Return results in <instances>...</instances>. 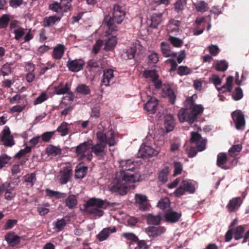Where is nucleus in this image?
<instances>
[{"instance_id":"nucleus-1","label":"nucleus","mask_w":249,"mask_h":249,"mask_svg":"<svg viewBox=\"0 0 249 249\" xmlns=\"http://www.w3.org/2000/svg\"><path fill=\"white\" fill-rule=\"evenodd\" d=\"M122 170L115 174L110 190L121 195H125L128 190L129 184L139 181L141 175L133 171L134 161L130 159L119 161Z\"/></svg>"},{"instance_id":"nucleus-2","label":"nucleus","mask_w":249,"mask_h":249,"mask_svg":"<svg viewBox=\"0 0 249 249\" xmlns=\"http://www.w3.org/2000/svg\"><path fill=\"white\" fill-rule=\"evenodd\" d=\"M184 108H181L178 113L180 122H188L192 124L196 122L198 115L201 114L204 108L201 105L195 103L193 96L188 98L184 102Z\"/></svg>"},{"instance_id":"nucleus-3","label":"nucleus","mask_w":249,"mask_h":249,"mask_svg":"<svg viewBox=\"0 0 249 249\" xmlns=\"http://www.w3.org/2000/svg\"><path fill=\"white\" fill-rule=\"evenodd\" d=\"M125 16V12L122 6L117 4L113 5L112 17L106 15L104 20V23L108 27L107 33L109 35L117 30L115 24H121L124 19Z\"/></svg>"},{"instance_id":"nucleus-4","label":"nucleus","mask_w":249,"mask_h":249,"mask_svg":"<svg viewBox=\"0 0 249 249\" xmlns=\"http://www.w3.org/2000/svg\"><path fill=\"white\" fill-rule=\"evenodd\" d=\"M110 204L107 200L92 197L89 199L84 205L85 212L96 217H101L104 214V211L100 209H106Z\"/></svg>"},{"instance_id":"nucleus-5","label":"nucleus","mask_w":249,"mask_h":249,"mask_svg":"<svg viewBox=\"0 0 249 249\" xmlns=\"http://www.w3.org/2000/svg\"><path fill=\"white\" fill-rule=\"evenodd\" d=\"M92 142V141H86L80 143L75 147V153L79 161L85 158H87L88 161L91 160L93 156L89 150Z\"/></svg>"},{"instance_id":"nucleus-6","label":"nucleus","mask_w":249,"mask_h":249,"mask_svg":"<svg viewBox=\"0 0 249 249\" xmlns=\"http://www.w3.org/2000/svg\"><path fill=\"white\" fill-rule=\"evenodd\" d=\"M231 118L236 129L242 130L244 129L246 124L244 115L241 110H236L231 112Z\"/></svg>"},{"instance_id":"nucleus-7","label":"nucleus","mask_w":249,"mask_h":249,"mask_svg":"<svg viewBox=\"0 0 249 249\" xmlns=\"http://www.w3.org/2000/svg\"><path fill=\"white\" fill-rule=\"evenodd\" d=\"M1 134V140L5 147H12L15 144L14 137L11 135V131L8 126H5L4 127Z\"/></svg>"},{"instance_id":"nucleus-8","label":"nucleus","mask_w":249,"mask_h":249,"mask_svg":"<svg viewBox=\"0 0 249 249\" xmlns=\"http://www.w3.org/2000/svg\"><path fill=\"white\" fill-rule=\"evenodd\" d=\"M244 196H237L230 199L226 205V209L229 213H232L237 211L243 203Z\"/></svg>"},{"instance_id":"nucleus-9","label":"nucleus","mask_w":249,"mask_h":249,"mask_svg":"<svg viewBox=\"0 0 249 249\" xmlns=\"http://www.w3.org/2000/svg\"><path fill=\"white\" fill-rule=\"evenodd\" d=\"M158 151L151 146L142 144L139 151V155L142 158H148L157 155Z\"/></svg>"},{"instance_id":"nucleus-10","label":"nucleus","mask_w":249,"mask_h":249,"mask_svg":"<svg viewBox=\"0 0 249 249\" xmlns=\"http://www.w3.org/2000/svg\"><path fill=\"white\" fill-rule=\"evenodd\" d=\"M85 65V62L82 59L71 60L69 59L66 66L69 70L72 72H77L83 69Z\"/></svg>"},{"instance_id":"nucleus-11","label":"nucleus","mask_w":249,"mask_h":249,"mask_svg":"<svg viewBox=\"0 0 249 249\" xmlns=\"http://www.w3.org/2000/svg\"><path fill=\"white\" fill-rule=\"evenodd\" d=\"M10 183L5 182L0 185V193L5 192L4 197L8 200H12L16 196L14 188L10 187Z\"/></svg>"},{"instance_id":"nucleus-12","label":"nucleus","mask_w":249,"mask_h":249,"mask_svg":"<svg viewBox=\"0 0 249 249\" xmlns=\"http://www.w3.org/2000/svg\"><path fill=\"white\" fill-rule=\"evenodd\" d=\"M181 216V213H178L173 210H169L165 213L164 218L166 222L176 223L179 220Z\"/></svg>"},{"instance_id":"nucleus-13","label":"nucleus","mask_w":249,"mask_h":249,"mask_svg":"<svg viewBox=\"0 0 249 249\" xmlns=\"http://www.w3.org/2000/svg\"><path fill=\"white\" fill-rule=\"evenodd\" d=\"M60 178L59 182L61 184H66L70 181L72 177V169L70 166L64 167L60 171Z\"/></svg>"},{"instance_id":"nucleus-14","label":"nucleus","mask_w":249,"mask_h":249,"mask_svg":"<svg viewBox=\"0 0 249 249\" xmlns=\"http://www.w3.org/2000/svg\"><path fill=\"white\" fill-rule=\"evenodd\" d=\"M136 203L139 205V209L142 211H145L148 209V200L146 195L136 194L135 195Z\"/></svg>"},{"instance_id":"nucleus-15","label":"nucleus","mask_w":249,"mask_h":249,"mask_svg":"<svg viewBox=\"0 0 249 249\" xmlns=\"http://www.w3.org/2000/svg\"><path fill=\"white\" fill-rule=\"evenodd\" d=\"M113 79V71L111 69H105L101 81L102 84L106 87L109 86L111 84L114 83Z\"/></svg>"},{"instance_id":"nucleus-16","label":"nucleus","mask_w":249,"mask_h":249,"mask_svg":"<svg viewBox=\"0 0 249 249\" xmlns=\"http://www.w3.org/2000/svg\"><path fill=\"white\" fill-rule=\"evenodd\" d=\"M5 239L11 247H15L21 242V237L14 231L8 232L5 235Z\"/></svg>"},{"instance_id":"nucleus-17","label":"nucleus","mask_w":249,"mask_h":249,"mask_svg":"<svg viewBox=\"0 0 249 249\" xmlns=\"http://www.w3.org/2000/svg\"><path fill=\"white\" fill-rule=\"evenodd\" d=\"M165 229L163 227L158 226H150L145 229V232L150 236L152 237H156L160 235L164 232Z\"/></svg>"},{"instance_id":"nucleus-18","label":"nucleus","mask_w":249,"mask_h":249,"mask_svg":"<svg viewBox=\"0 0 249 249\" xmlns=\"http://www.w3.org/2000/svg\"><path fill=\"white\" fill-rule=\"evenodd\" d=\"M107 145L102 143H97L91 146V153L93 152L96 156L103 157L106 155L105 148Z\"/></svg>"},{"instance_id":"nucleus-19","label":"nucleus","mask_w":249,"mask_h":249,"mask_svg":"<svg viewBox=\"0 0 249 249\" xmlns=\"http://www.w3.org/2000/svg\"><path fill=\"white\" fill-rule=\"evenodd\" d=\"M158 100L154 98L151 97L148 102L144 105V108L150 114H154L157 109Z\"/></svg>"},{"instance_id":"nucleus-20","label":"nucleus","mask_w":249,"mask_h":249,"mask_svg":"<svg viewBox=\"0 0 249 249\" xmlns=\"http://www.w3.org/2000/svg\"><path fill=\"white\" fill-rule=\"evenodd\" d=\"M164 127L167 132L172 131L175 125L174 117L172 114H168L164 117Z\"/></svg>"},{"instance_id":"nucleus-21","label":"nucleus","mask_w":249,"mask_h":249,"mask_svg":"<svg viewBox=\"0 0 249 249\" xmlns=\"http://www.w3.org/2000/svg\"><path fill=\"white\" fill-rule=\"evenodd\" d=\"M160 50L162 55L164 57H176L178 56L177 53L172 52L170 50V46L167 43L162 42L160 43Z\"/></svg>"},{"instance_id":"nucleus-22","label":"nucleus","mask_w":249,"mask_h":249,"mask_svg":"<svg viewBox=\"0 0 249 249\" xmlns=\"http://www.w3.org/2000/svg\"><path fill=\"white\" fill-rule=\"evenodd\" d=\"M65 50L66 48L64 45L58 44L53 49L52 53L53 57L56 60L61 59L64 54Z\"/></svg>"},{"instance_id":"nucleus-23","label":"nucleus","mask_w":249,"mask_h":249,"mask_svg":"<svg viewBox=\"0 0 249 249\" xmlns=\"http://www.w3.org/2000/svg\"><path fill=\"white\" fill-rule=\"evenodd\" d=\"M217 89L222 93L231 92L233 89V76H229L226 84L220 88H217Z\"/></svg>"},{"instance_id":"nucleus-24","label":"nucleus","mask_w":249,"mask_h":249,"mask_svg":"<svg viewBox=\"0 0 249 249\" xmlns=\"http://www.w3.org/2000/svg\"><path fill=\"white\" fill-rule=\"evenodd\" d=\"M69 221L70 218L68 216H65L61 219H57L55 222L53 223V225L57 231H62L64 230Z\"/></svg>"},{"instance_id":"nucleus-25","label":"nucleus","mask_w":249,"mask_h":249,"mask_svg":"<svg viewBox=\"0 0 249 249\" xmlns=\"http://www.w3.org/2000/svg\"><path fill=\"white\" fill-rule=\"evenodd\" d=\"M87 171V166L81 164L77 165L75 170V178L78 179L83 178L86 176Z\"/></svg>"},{"instance_id":"nucleus-26","label":"nucleus","mask_w":249,"mask_h":249,"mask_svg":"<svg viewBox=\"0 0 249 249\" xmlns=\"http://www.w3.org/2000/svg\"><path fill=\"white\" fill-rule=\"evenodd\" d=\"M228 161L227 156L226 153L221 152L217 155V165L224 170L228 169V167L224 166Z\"/></svg>"},{"instance_id":"nucleus-27","label":"nucleus","mask_w":249,"mask_h":249,"mask_svg":"<svg viewBox=\"0 0 249 249\" xmlns=\"http://www.w3.org/2000/svg\"><path fill=\"white\" fill-rule=\"evenodd\" d=\"M46 153L48 156H56L62 154V150L59 146L49 144L46 148Z\"/></svg>"},{"instance_id":"nucleus-28","label":"nucleus","mask_w":249,"mask_h":249,"mask_svg":"<svg viewBox=\"0 0 249 249\" xmlns=\"http://www.w3.org/2000/svg\"><path fill=\"white\" fill-rule=\"evenodd\" d=\"M54 92L57 95L66 94L70 89L69 84L66 83L63 87L62 83H60L58 86L54 87Z\"/></svg>"},{"instance_id":"nucleus-29","label":"nucleus","mask_w":249,"mask_h":249,"mask_svg":"<svg viewBox=\"0 0 249 249\" xmlns=\"http://www.w3.org/2000/svg\"><path fill=\"white\" fill-rule=\"evenodd\" d=\"M62 16L57 17L56 16H51L49 17H46L43 21V25L46 27H50L54 25L57 21H60Z\"/></svg>"},{"instance_id":"nucleus-30","label":"nucleus","mask_w":249,"mask_h":249,"mask_svg":"<svg viewBox=\"0 0 249 249\" xmlns=\"http://www.w3.org/2000/svg\"><path fill=\"white\" fill-rule=\"evenodd\" d=\"M65 206L69 209H73L77 204V200L74 195H70L64 201Z\"/></svg>"},{"instance_id":"nucleus-31","label":"nucleus","mask_w":249,"mask_h":249,"mask_svg":"<svg viewBox=\"0 0 249 249\" xmlns=\"http://www.w3.org/2000/svg\"><path fill=\"white\" fill-rule=\"evenodd\" d=\"M187 4V0H178L174 4L175 11L178 14H182Z\"/></svg>"},{"instance_id":"nucleus-32","label":"nucleus","mask_w":249,"mask_h":249,"mask_svg":"<svg viewBox=\"0 0 249 249\" xmlns=\"http://www.w3.org/2000/svg\"><path fill=\"white\" fill-rule=\"evenodd\" d=\"M163 90L165 96L168 98L169 102L172 105L174 104L176 99L174 90L170 87H167L166 89Z\"/></svg>"},{"instance_id":"nucleus-33","label":"nucleus","mask_w":249,"mask_h":249,"mask_svg":"<svg viewBox=\"0 0 249 249\" xmlns=\"http://www.w3.org/2000/svg\"><path fill=\"white\" fill-rule=\"evenodd\" d=\"M162 14L161 13H154L151 17V26L156 28L160 24L162 20Z\"/></svg>"},{"instance_id":"nucleus-34","label":"nucleus","mask_w":249,"mask_h":249,"mask_svg":"<svg viewBox=\"0 0 249 249\" xmlns=\"http://www.w3.org/2000/svg\"><path fill=\"white\" fill-rule=\"evenodd\" d=\"M23 180L26 183L27 186L31 187L36 181V175L34 173L27 174L23 177Z\"/></svg>"},{"instance_id":"nucleus-35","label":"nucleus","mask_w":249,"mask_h":249,"mask_svg":"<svg viewBox=\"0 0 249 249\" xmlns=\"http://www.w3.org/2000/svg\"><path fill=\"white\" fill-rule=\"evenodd\" d=\"M245 231V226L239 225L233 228V238L235 240H238L243 238Z\"/></svg>"},{"instance_id":"nucleus-36","label":"nucleus","mask_w":249,"mask_h":249,"mask_svg":"<svg viewBox=\"0 0 249 249\" xmlns=\"http://www.w3.org/2000/svg\"><path fill=\"white\" fill-rule=\"evenodd\" d=\"M48 8L50 10L53 12H55L57 14H60L62 17L64 15L60 2L53 1L52 3L49 5Z\"/></svg>"},{"instance_id":"nucleus-37","label":"nucleus","mask_w":249,"mask_h":249,"mask_svg":"<svg viewBox=\"0 0 249 249\" xmlns=\"http://www.w3.org/2000/svg\"><path fill=\"white\" fill-rule=\"evenodd\" d=\"M75 91L79 94L84 95H87L90 94V89L89 86L85 84L78 85Z\"/></svg>"},{"instance_id":"nucleus-38","label":"nucleus","mask_w":249,"mask_h":249,"mask_svg":"<svg viewBox=\"0 0 249 249\" xmlns=\"http://www.w3.org/2000/svg\"><path fill=\"white\" fill-rule=\"evenodd\" d=\"M169 173V169L167 167H164L159 173L158 179L159 181L162 183L167 182L168 180V175Z\"/></svg>"},{"instance_id":"nucleus-39","label":"nucleus","mask_w":249,"mask_h":249,"mask_svg":"<svg viewBox=\"0 0 249 249\" xmlns=\"http://www.w3.org/2000/svg\"><path fill=\"white\" fill-rule=\"evenodd\" d=\"M117 43V40L115 36L109 37L106 41L105 44V49L106 51H110L112 49Z\"/></svg>"},{"instance_id":"nucleus-40","label":"nucleus","mask_w":249,"mask_h":249,"mask_svg":"<svg viewBox=\"0 0 249 249\" xmlns=\"http://www.w3.org/2000/svg\"><path fill=\"white\" fill-rule=\"evenodd\" d=\"M46 195L51 197H55L56 198H61L66 197V193L55 191L49 189H46Z\"/></svg>"},{"instance_id":"nucleus-41","label":"nucleus","mask_w":249,"mask_h":249,"mask_svg":"<svg viewBox=\"0 0 249 249\" xmlns=\"http://www.w3.org/2000/svg\"><path fill=\"white\" fill-rule=\"evenodd\" d=\"M194 6L197 12H204L208 10V4L204 1H200L197 3H194Z\"/></svg>"},{"instance_id":"nucleus-42","label":"nucleus","mask_w":249,"mask_h":249,"mask_svg":"<svg viewBox=\"0 0 249 249\" xmlns=\"http://www.w3.org/2000/svg\"><path fill=\"white\" fill-rule=\"evenodd\" d=\"M148 224L151 225H159L161 221V217L160 215H153L152 214H149L147 218Z\"/></svg>"},{"instance_id":"nucleus-43","label":"nucleus","mask_w":249,"mask_h":249,"mask_svg":"<svg viewBox=\"0 0 249 249\" xmlns=\"http://www.w3.org/2000/svg\"><path fill=\"white\" fill-rule=\"evenodd\" d=\"M69 124L63 122L57 128L56 131L59 132L62 136H65L69 134Z\"/></svg>"},{"instance_id":"nucleus-44","label":"nucleus","mask_w":249,"mask_h":249,"mask_svg":"<svg viewBox=\"0 0 249 249\" xmlns=\"http://www.w3.org/2000/svg\"><path fill=\"white\" fill-rule=\"evenodd\" d=\"M96 137L98 141V143H102L105 145L107 144V136L103 131H100L97 132Z\"/></svg>"},{"instance_id":"nucleus-45","label":"nucleus","mask_w":249,"mask_h":249,"mask_svg":"<svg viewBox=\"0 0 249 249\" xmlns=\"http://www.w3.org/2000/svg\"><path fill=\"white\" fill-rule=\"evenodd\" d=\"M228 66V62L225 60H221L215 64L214 68L218 71H224L227 70Z\"/></svg>"},{"instance_id":"nucleus-46","label":"nucleus","mask_w":249,"mask_h":249,"mask_svg":"<svg viewBox=\"0 0 249 249\" xmlns=\"http://www.w3.org/2000/svg\"><path fill=\"white\" fill-rule=\"evenodd\" d=\"M181 184L184 187L186 192H189L191 194L195 193L196 189L194 185L191 182L186 180H183Z\"/></svg>"},{"instance_id":"nucleus-47","label":"nucleus","mask_w":249,"mask_h":249,"mask_svg":"<svg viewBox=\"0 0 249 249\" xmlns=\"http://www.w3.org/2000/svg\"><path fill=\"white\" fill-rule=\"evenodd\" d=\"M143 76L145 78H150L152 79V81H155L156 78H159L158 74L155 70H145L143 72Z\"/></svg>"},{"instance_id":"nucleus-48","label":"nucleus","mask_w":249,"mask_h":249,"mask_svg":"<svg viewBox=\"0 0 249 249\" xmlns=\"http://www.w3.org/2000/svg\"><path fill=\"white\" fill-rule=\"evenodd\" d=\"M168 40L175 47H180L183 44V41L181 39L177 38V37H174V36H169Z\"/></svg>"},{"instance_id":"nucleus-49","label":"nucleus","mask_w":249,"mask_h":249,"mask_svg":"<svg viewBox=\"0 0 249 249\" xmlns=\"http://www.w3.org/2000/svg\"><path fill=\"white\" fill-rule=\"evenodd\" d=\"M192 72V70L186 66H180L177 69V73L180 75H188Z\"/></svg>"},{"instance_id":"nucleus-50","label":"nucleus","mask_w":249,"mask_h":249,"mask_svg":"<svg viewBox=\"0 0 249 249\" xmlns=\"http://www.w3.org/2000/svg\"><path fill=\"white\" fill-rule=\"evenodd\" d=\"M242 148L241 144H235L232 145L229 150L230 155L231 157H235L240 152Z\"/></svg>"},{"instance_id":"nucleus-51","label":"nucleus","mask_w":249,"mask_h":249,"mask_svg":"<svg viewBox=\"0 0 249 249\" xmlns=\"http://www.w3.org/2000/svg\"><path fill=\"white\" fill-rule=\"evenodd\" d=\"M10 160L11 157L5 154L0 155V170L8 164Z\"/></svg>"},{"instance_id":"nucleus-52","label":"nucleus","mask_w":249,"mask_h":249,"mask_svg":"<svg viewBox=\"0 0 249 249\" xmlns=\"http://www.w3.org/2000/svg\"><path fill=\"white\" fill-rule=\"evenodd\" d=\"M13 33L15 35V39L17 41H19L25 35V29L22 27H18L14 30Z\"/></svg>"},{"instance_id":"nucleus-53","label":"nucleus","mask_w":249,"mask_h":249,"mask_svg":"<svg viewBox=\"0 0 249 249\" xmlns=\"http://www.w3.org/2000/svg\"><path fill=\"white\" fill-rule=\"evenodd\" d=\"M55 131L46 132L42 134L40 137V140L42 142H48L54 136Z\"/></svg>"},{"instance_id":"nucleus-54","label":"nucleus","mask_w":249,"mask_h":249,"mask_svg":"<svg viewBox=\"0 0 249 249\" xmlns=\"http://www.w3.org/2000/svg\"><path fill=\"white\" fill-rule=\"evenodd\" d=\"M10 21V18L8 15H3L0 18V28H5L7 27Z\"/></svg>"},{"instance_id":"nucleus-55","label":"nucleus","mask_w":249,"mask_h":249,"mask_svg":"<svg viewBox=\"0 0 249 249\" xmlns=\"http://www.w3.org/2000/svg\"><path fill=\"white\" fill-rule=\"evenodd\" d=\"M110 228L104 229L97 235L98 239L100 241H104L108 237L109 235Z\"/></svg>"},{"instance_id":"nucleus-56","label":"nucleus","mask_w":249,"mask_h":249,"mask_svg":"<svg viewBox=\"0 0 249 249\" xmlns=\"http://www.w3.org/2000/svg\"><path fill=\"white\" fill-rule=\"evenodd\" d=\"M116 136L113 131L110 132V135L107 137V144L109 146H114L117 144Z\"/></svg>"},{"instance_id":"nucleus-57","label":"nucleus","mask_w":249,"mask_h":249,"mask_svg":"<svg viewBox=\"0 0 249 249\" xmlns=\"http://www.w3.org/2000/svg\"><path fill=\"white\" fill-rule=\"evenodd\" d=\"M49 97L45 92H43L37 97L34 101V105H36L41 104L48 99Z\"/></svg>"},{"instance_id":"nucleus-58","label":"nucleus","mask_w":249,"mask_h":249,"mask_svg":"<svg viewBox=\"0 0 249 249\" xmlns=\"http://www.w3.org/2000/svg\"><path fill=\"white\" fill-rule=\"evenodd\" d=\"M122 236L127 240L131 242H136L138 241V237L134 233L131 232H124Z\"/></svg>"},{"instance_id":"nucleus-59","label":"nucleus","mask_w":249,"mask_h":249,"mask_svg":"<svg viewBox=\"0 0 249 249\" xmlns=\"http://www.w3.org/2000/svg\"><path fill=\"white\" fill-rule=\"evenodd\" d=\"M169 199L164 198L160 200L158 203V207L161 209L165 210L169 207Z\"/></svg>"},{"instance_id":"nucleus-60","label":"nucleus","mask_w":249,"mask_h":249,"mask_svg":"<svg viewBox=\"0 0 249 249\" xmlns=\"http://www.w3.org/2000/svg\"><path fill=\"white\" fill-rule=\"evenodd\" d=\"M136 53V47H131L127 49L125 52V54L126 55L127 59H131L134 58Z\"/></svg>"},{"instance_id":"nucleus-61","label":"nucleus","mask_w":249,"mask_h":249,"mask_svg":"<svg viewBox=\"0 0 249 249\" xmlns=\"http://www.w3.org/2000/svg\"><path fill=\"white\" fill-rule=\"evenodd\" d=\"M60 3L61 4V7L63 14L69 12V11H70L72 8L71 4L68 1L60 0Z\"/></svg>"},{"instance_id":"nucleus-62","label":"nucleus","mask_w":249,"mask_h":249,"mask_svg":"<svg viewBox=\"0 0 249 249\" xmlns=\"http://www.w3.org/2000/svg\"><path fill=\"white\" fill-rule=\"evenodd\" d=\"M243 97V93L241 89L239 87L235 88L233 93H232V98L234 100H239Z\"/></svg>"},{"instance_id":"nucleus-63","label":"nucleus","mask_w":249,"mask_h":249,"mask_svg":"<svg viewBox=\"0 0 249 249\" xmlns=\"http://www.w3.org/2000/svg\"><path fill=\"white\" fill-rule=\"evenodd\" d=\"M210 53L212 56H216L219 53V49L216 45H211L208 47Z\"/></svg>"},{"instance_id":"nucleus-64","label":"nucleus","mask_w":249,"mask_h":249,"mask_svg":"<svg viewBox=\"0 0 249 249\" xmlns=\"http://www.w3.org/2000/svg\"><path fill=\"white\" fill-rule=\"evenodd\" d=\"M202 138H201L200 135L197 132H192V135H191V143H195L199 141H200Z\"/></svg>"}]
</instances>
